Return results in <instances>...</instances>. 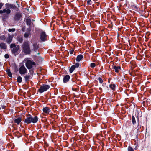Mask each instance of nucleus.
Returning <instances> with one entry per match:
<instances>
[{"label":"nucleus","instance_id":"bf43d9fd","mask_svg":"<svg viewBox=\"0 0 151 151\" xmlns=\"http://www.w3.org/2000/svg\"><path fill=\"white\" fill-rule=\"evenodd\" d=\"M37 54H38V55H39L40 54V53H38Z\"/></svg>","mask_w":151,"mask_h":151},{"label":"nucleus","instance_id":"4be33fe9","mask_svg":"<svg viewBox=\"0 0 151 151\" xmlns=\"http://www.w3.org/2000/svg\"><path fill=\"white\" fill-rule=\"evenodd\" d=\"M73 77L71 79L72 84L73 85H75V81L77 80V76L76 75H73Z\"/></svg>","mask_w":151,"mask_h":151},{"label":"nucleus","instance_id":"4c0bfd02","mask_svg":"<svg viewBox=\"0 0 151 151\" xmlns=\"http://www.w3.org/2000/svg\"><path fill=\"white\" fill-rule=\"evenodd\" d=\"M76 80H77L76 81V82L75 83V84H77L78 85L80 84L81 83V81L79 79Z\"/></svg>","mask_w":151,"mask_h":151},{"label":"nucleus","instance_id":"4468645a","mask_svg":"<svg viewBox=\"0 0 151 151\" xmlns=\"http://www.w3.org/2000/svg\"><path fill=\"white\" fill-rule=\"evenodd\" d=\"M32 45L33 49L32 50H33L35 52H37V50L39 47L37 43H35L33 44Z\"/></svg>","mask_w":151,"mask_h":151},{"label":"nucleus","instance_id":"bb28decb","mask_svg":"<svg viewBox=\"0 0 151 151\" xmlns=\"http://www.w3.org/2000/svg\"><path fill=\"white\" fill-rule=\"evenodd\" d=\"M17 41L20 43H22L23 41V39L22 37V36H19L17 38Z\"/></svg>","mask_w":151,"mask_h":151},{"label":"nucleus","instance_id":"b1692460","mask_svg":"<svg viewBox=\"0 0 151 151\" xmlns=\"http://www.w3.org/2000/svg\"><path fill=\"white\" fill-rule=\"evenodd\" d=\"M133 125H134L136 124V122L134 116L132 115L131 119Z\"/></svg>","mask_w":151,"mask_h":151},{"label":"nucleus","instance_id":"f257e3e1","mask_svg":"<svg viewBox=\"0 0 151 151\" xmlns=\"http://www.w3.org/2000/svg\"><path fill=\"white\" fill-rule=\"evenodd\" d=\"M22 51L25 54H30L31 50L30 42L28 40H25L22 45Z\"/></svg>","mask_w":151,"mask_h":151},{"label":"nucleus","instance_id":"423d86ee","mask_svg":"<svg viewBox=\"0 0 151 151\" xmlns=\"http://www.w3.org/2000/svg\"><path fill=\"white\" fill-rule=\"evenodd\" d=\"M27 70L24 65H22L19 69V73L21 74H24L27 73Z\"/></svg>","mask_w":151,"mask_h":151},{"label":"nucleus","instance_id":"c03bdc74","mask_svg":"<svg viewBox=\"0 0 151 151\" xmlns=\"http://www.w3.org/2000/svg\"><path fill=\"white\" fill-rule=\"evenodd\" d=\"M18 70H18V68L17 66H16L15 68H14V72L15 73H17Z\"/></svg>","mask_w":151,"mask_h":151},{"label":"nucleus","instance_id":"2eb2a0df","mask_svg":"<svg viewBox=\"0 0 151 151\" xmlns=\"http://www.w3.org/2000/svg\"><path fill=\"white\" fill-rule=\"evenodd\" d=\"M42 110L43 112L47 114H48L51 111V110L48 107H43Z\"/></svg>","mask_w":151,"mask_h":151},{"label":"nucleus","instance_id":"58836bf2","mask_svg":"<svg viewBox=\"0 0 151 151\" xmlns=\"http://www.w3.org/2000/svg\"><path fill=\"white\" fill-rule=\"evenodd\" d=\"M137 126H140V125L139 119L138 116H137Z\"/></svg>","mask_w":151,"mask_h":151},{"label":"nucleus","instance_id":"a878e982","mask_svg":"<svg viewBox=\"0 0 151 151\" xmlns=\"http://www.w3.org/2000/svg\"><path fill=\"white\" fill-rule=\"evenodd\" d=\"M131 6L132 9L136 11L138 10L139 9V7L137 6L134 4L132 5Z\"/></svg>","mask_w":151,"mask_h":151},{"label":"nucleus","instance_id":"ddd939ff","mask_svg":"<svg viewBox=\"0 0 151 151\" xmlns=\"http://www.w3.org/2000/svg\"><path fill=\"white\" fill-rule=\"evenodd\" d=\"M22 116H20L17 119H15L14 120V122L18 125H19L20 123L22 121Z\"/></svg>","mask_w":151,"mask_h":151},{"label":"nucleus","instance_id":"3c124183","mask_svg":"<svg viewBox=\"0 0 151 151\" xmlns=\"http://www.w3.org/2000/svg\"><path fill=\"white\" fill-rule=\"evenodd\" d=\"M18 1H16V3L17 4V5H18V7L17 8H19V7H20V5L19 4H18Z\"/></svg>","mask_w":151,"mask_h":151},{"label":"nucleus","instance_id":"f8f14e48","mask_svg":"<svg viewBox=\"0 0 151 151\" xmlns=\"http://www.w3.org/2000/svg\"><path fill=\"white\" fill-rule=\"evenodd\" d=\"M109 88L113 91H115L116 89V87H118V86L117 84L116 85L114 83H111V84L109 85Z\"/></svg>","mask_w":151,"mask_h":151},{"label":"nucleus","instance_id":"49530a36","mask_svg":"<svg viewBox=\"0 0 151 151\" xmlns=\"http://www.w3.org/2000/svg\"><path fill=\"white\" fill-rule=\"evenodd\" d=\"M73 52H74V50L73 49L71 50H70L69 51V52L70 54H73Z\"/></svg>","mask_w":151,"mask_h":151},{"label":"nucleus","instance_id":"f03ea898","mask_svg":"<svg viewBox=\"0 0 151 151\" xmlns=\"http://www.w3.org/2000/svg\"><path fill=\"white\" fill-rule=\"evenodd\" d=\"M25 65L27 68L29 70V72L32 75L34 73V69H32L34 66L36 65V63L32 60H27Z\"/></svg>","mask_w":151,"mask_h":151},{"label":"nucleus","instance_id":"4d7b16f0","mask_svg":"<svg viewBox=\"0 0 151 151\" xmlns=\"http://www.w3.org/2000/svg\"><path fill=\"white\" fill-rule=\"evenodd\" d=\"M35 21V20L33 19H32V21H32V22H33V21Z\"/></svg>","mask_w":151,"mask_h":151},{"label":"nucleus","instance_id":"c85d7f7f","mask_svg":"<svg viewBox=\"0 0 151 151\" xmlns=\"http://www.w3.org/2000/svg\"><path fill=\"white\" fill-rule=\"evenodd\" d=\"M76 68L74 65H72L69 69L70 73H72L75 69Z\"/></svg>","mask_w":151,"mask_h":151},{"label":"nucleus","instance_id":"f704fd0d","mask_svg":"<svg viewBox=\"0 0 151 151\" xmlns=\"http://www.w3.org/2000/svg\"><path fill=\"white\" fill-rule=\"evenodd\" d=\"M128 151H134V150L132 147L129 146L128 148Z\"/></svg>","mask_w":151,"mask_h":151},{"label":"nucleus","instance_id":"7c9ffc66","mask_svg":"<svg viewBox=\"0 0 151 151\" xmlns=\"http://www.w3.org/2000/svg\"><path fill=\"white\" fill-rule=\"evenodd\" d=\"M30 34V33L26 32L24 35V37L25 38H27L29 37Z\"/></svg>","mask_w":151,"mask_h":151},{"label":"nucleus","instance_id":"8fccbe9b","mask_svg":"<svg viewBox=\"0 0 151 151\" xmlns=\"http://www.w3.org/2000/svg\"><path fill=\"white\" fill-rule=\"evenodd\" d=\"M5 107L6 106L4 105L1 106V107L2 109H4L5 108Z\"/></svg>","mask_w":151,"mask_h":151},{"label":"nucleus","instance_id":"e433bc0d","mask_svg":"<svg viewBox=\"0 0 151 151\" xmlns=\"http://www.w3.org/2000/svg\"><path fill=\"white\" fill-rule=\"evenodd\" d=\"M17 46L15 45V44H11L10 45V48H13L14 47H16Z\"/></svg>","mask_w":151,"mask_h":151},{"label":"nucleus","instance_id":"cd10ccee","mask_svg":"<svg viewBox=\"0 0 151 151\" xmlns=\"http://www.w3.org/2000/svg\"><path fill=\"white\" fill-rule=\"evenodd\" d=\"M11 9L15 10L17 11H18L19 10V8H17V7L15 5L13 4H12Z\"/></svg>","mask_w":151,"mask_h":151},{"label":"nucleus","instance_id":"aec40b11","mask_svg":"<svg viewBox=\"0 0 151 151\" xmlns=\"http://www.w3.org/2000/svg\"><path fill=\"white\" fill-rule=\"evenodd\" d=\"M83 58V56L82 54H80L78 55L76 57V60L77 62L80 61Z\"/></svg>","mask_w":151,"mask_h":151},{"label":"nucleus","instance_id":"6ab92c4d","mask_svg":"<svg viewBox=\"0 0 151 151\" xmlns=\"http://www.w3.org/2000/svg\"><path fill=\"white\" fill-rule=\"evenodd\" d=\"M24 78L25 79V82L27 83L28 82L29 80L31 78L29 74L24 76Z\"/></svg>","mask_w":151,"mask_h":151},{"label":"nucleus","instance_id":"c756f323","mask_svg":"<svg viewBox=\"0 0 151 151\" xmlns=\"http://www.w3.org/2000/svg\"><path fill=\"white\" fill-rule=\"evenodd\" d=\"M17 82L19 83H20L22 81V78L20 76H19L17 78Z\"/></svg>","mask_w":151,"mask_h":151},{"label":"nucleus","instance_id":"0eeeda50","mask_svg":"<svg viewBox=\"0 0 151 151\" xmlns=\"http://www.w3.org/2000/svg\"><path fill=\"white\" fill-rule=\"evenodd\" d=\"M22 15L21 13L20 12H16L14 17V20L17 22L19 21L20 19L22 17Z\"/></svg>","mask_w":151,"mask_h":151},{"label":"nucleus","instance_id":"393cba45","mask_svg":"<svg viewBox=\"0 0 151 151\" xmlns=\"http://www.w3.org/2000/svg\"><path fill=\"white\" fill-rule=\"evenodd\" d=\"M12 6V4H10L9 3H6L5 4V7H6V8L8 9H11Z\"/></svg>","mask_w":151,"mask_h":151},{"label":"nucleus","instance_id":"a19ab883","mask_svg":"<svg viewBox=\"0 0 151 151\" xmlns=\"http://www.w3.org/2000/svg\"><path fill=\"white\" fill-rule=\"evenodd\" d=\"M141 128V125H140V126H137V132H140V131L139 130V129H140Z\"/></svg>","mask_w":151,"mask_h":151},{"label":"nucleus","instance_id":"a18cd8bd","mask_svg":"<svg viewBox=\"0 0 151 151\" xmlns=\"http://www.w3.org/2000/svg\"><path fill=\"white\" fill-rule=\"evenodd\" d=\"M31 27H29V28H27V32H26L30 33V32L31 31Z\"/></svg>","mask_w":151,"mask_h":151},{"label":"nucleus","instance_id":"6e6d98bb","mask_svg":"<svg viewBox=\"0 0 151 151\" xmlns=\"http://www.w3.org/2000/svg\"><path fill=\"white\" fill-rule=\"evenodd\" d=\"M99 89L101 91H102V89L101 87H99Z\"/></svg>","mask_w":151,"mask_h":151},{"label":"nucleus","instance_id":"37998d69","mask_svg":"<svg viewBox=\"0 0 151 151\" xmlns=\"http://www.w3.org/2000/svg\"><path fill=\"white\" fill-rule=\"evenodd\" d=\"M98 80L99 81V82L100 83H103V80L101 77H99Z\"/></svg>","mask_w":151,"mask_h":151},{"label":"nucleus","instance_id":"603ef678","mask_svg":"<svg viewBox=\"0 0 151 151\" xmlns=\"http://www.w3.org/2000/svg\"><path fill=\"white\" fill-rule=\"evenodd\" d=\"M125 77L124 76H122V78H121V79H122V82L123 81L124 79L125 78Z\"/></svg>","mask_w":151,"mask_h":151},{"label":"nucleus","instance_id":"9d476101","mask_svg":"<svg viewBox=\"0 0 151 151\" xmlns=\"http://www.w3.org/2000/svg\"><path fill=\"white\" fill-rule=\"evenodd\" d=\"M30 117L31 120L30 121V124L32 123L33 124H35L38 121V119L37 116H33L31 115Z\"/></svg>","mask_w":151,"mask_h":151},{"label":"nucleus","instance_id":"de8ad7c7","mask_svg":"<svg viewBox=\"0 0 151 151\" xmlns=\"http://www.w3.org/2000/svg\"><path fill=\"white\" fill-rule=\"evenodd\" d=\"M4 57L6 59L8 58L9 57V55L7 54H5L4 55Z\"/></svg>","mask_w":151,"mask_h":151},{"label":"nucleus","instance_id":"9b49d317","mask_svg":"<svg viewBox=\"0 0 151 151\" xmlns=\"http://www.w3.org/2000/svg\"><path fill=\"white\" fill-rule=\"evenodd\" d=\"M70 79V76L69 75H67L65 76L64 77L63 81L64 83H66L68 82Z\"/></svg>","mask_w":151,"mask_h":151},{"label":"nucleus","instance_id":"13d9d810","mask_svg":"<svg viewBox=\"0 0 151 151\" xmlns=\"http://www.w3.org/2000/svg\"><path fill=\"white\" fill-rule=\"evenodd\" d=\"M104 84H106L105 83H103L102 85V86H104Z\"/></svg>","mask_w":151,"mask_h":151},{"label":"nucleus","instance_id":"864d4df0","mask_svg":"<svg viewBox=\"0 0 151 151\" xmlns=\"http://www.w3.org/2000/svg\"><path fill=\"white\" fill-rule=\"evenodd\" d=\"M138 134H136V135L135 139H138Z\"/></svg>","mask_w":151,"mask_h":151},{"label":"nucleus","instance_id":"5701e85b","mask_svg":"<svg viewBox=\"0 0 151 151\" xmlns=\"http://www.w3.org/2000/svg\"><path fill=\"white\" fill-rule=\"evenodd\" d=\"M6 72L8 76L10 78H12V76L10 69L7 68L6 70Z\"/></svg>","mask_w":151,"mask_h":151},{"label":"nucleus","instance_id":"412c9836","mask_svg":"<svg viewBox=\"0 0 151 151\" xmlns=\"http://www.w3.org/2000/svg\"><path fill=\"white\" fill-rule=\"evenodd\" d=\"M26 22L27 25L29 27L31 26V20L29 18H28L26 19Z\"/></svg>","mask_w":151,"mask_h":151},{"label":"nucleus","instance_id":"2f4dec72","mask_svg":"<svg viewBox=\"0 0 151 151\" xmlns=\"http://www.w3.org/2000/svg\"><path fill=\"white\" fill-rule=\"evenodd\" d=\"M16 135L17 136V137L18 138H19L20 137L22 136V134L19 133V131H17L16 133Z\"/></svg>","mask_w":151,"mask_h":151},{"label":"nucleus","instance_id":"473e14b6","mask_svg":"<svg viewBox=\"0 0 151 151\" xmlns=\"http://www.w3.org/2000/svg\"><path fill=\"white\" fill-rule=\"evenodd\" d=\"M0 39L3 41H4L6 39V37L4 35H3L0 36Z\"/></svg>","mask_w":151,"mask_h":151},{"label":"nucleus","instance_id":"20e7f679","mask_svg":"<svg viewBox=\"0 0 151 151\" xmlns=\"http://www.w3.org/2000/svg\"><path fill=\"white\" fill-rule=\"evenodd\" d=\"M47 35H46L45 31H42L40 34V41L42 42H45L47 40Z\"/></svg>","mask_w":151,"mask_h":151},{"label":"nucleus","instance_id":"39448f33","mask_svg":"<svg viewBox=\"0 0 151 151\" xmlns=\"http://www.w3.org/2000/svg\"><path fill=\"white\" fill-rule=\"evenodd\" d=\"M50 88V86L47 84H43L41 86L38 90V91L40 93H42L44 91H46Z\"/></svg>","mask_w":151,"mask_h":151},{"label":"nucleus","instance_id":"1a4fd4ad","mask_svg":"<svg viewBox=\"0 0 151 151\" xmlns=\"http://www.w3.org/2000/svg\"><path fill=\"white\" fill-rule=\"evenodd\" d=\"M31 116L30 114H26V117L23 120L24 123L27 124H30Z\"/></svg>","mask_w":151,"mask_h":151},{"label":"nucleus","instance_id":"79ce46f5","mask_svg":"<svg viewBox=\"0 0 151 151\" xmlns=\"http://www.w3.org/2000/svg\"><path fill=\"white\" fill-rule=\"evenodd\" d=\"M15 31V28L9 29H8V31L10 32H14Z\"/></svg>","mask_w":151,"mask_h":151},{"label":"nucleus","instance_id":"7ed1b4c3","mask_svg":"<svg viewBox=\"0 0 151 151\" xmlns=\"http://www.w3.org/2000/svg\"><path fill=\"white\" fill-rule=\"evenodd\" d=\"M11 12V11L10 9H4L0 10V14H3L2 19L3 20L5 21L9 18V14Z\"/></svg>","mask_w":151,"mask_h":151},{"label":"nucleus","instance_id":"5fc2aeb1","mask_svg":"<svg viewBox=\"0 0 151 151\" xmlns=\"http://www.w3.org/2000/svg\"><path fill=\"white\" fill-rule=\"evenodd\" d=\"M142 127V130L141 131H142L143 130V129H144V127L142 126V127Z\"/></svg>","mask_w":151,"mask_h":151},{"label":"nucleus","instance_id":"a211bd4d","mask_svg":"<svg viewBox=\"0 0 151 151\" xmlns=\"http://www.w3.org/2000/svg\"><path fill=\"white\" fill-rule=\"evenodd\" d=\"M0 47L1 49L6 50L7 49V46L5 43L2 42L0 44Z\"/></svg>","mask_w":151,"mask_h":151},{"label":"nucleus","instance_id":"6e6552de","mask_svg":"<svg viewBox=\"0 0 151 151\" xmlns=\"http://www.w3.org/2000/svg\"><path fill=\"white\" fill-rule=\"evenodd\" d=\"M19 48V45H17L16 47L13 48L11 50L12 53L15 56L18 55L19 53L18 52V50Z\"/></svg>","mask_w":151,"mask_h":151},{"label":"nucleus","instance_id":"09e8293b","mask_svg":"<svg viewBox=\"0 0 151 151\" xmlns=\"http://www.w3.org/2000/svg\"><path fill=\"white\" fill-rule=\"evenodd\" d=\"M4 4L2 3H0V9L3 6Z\"/></svg>","mask_w":151,"mask_h":151},{"label":"nucleus","instance_id":"dca6fc26","mask_svg":"<svg viewBox=\"0 0 151 151\" xmlns=\"http://www.w3.org/2000/svg\"><path fill=\"white\" fill-rule=\"evenodd\" d=\"M113 69L115 70V72L116 73H118L119 71L121 70V67L120 66H114L113 67Z\"/></svg>","mask_w":151,"mask_h":151},{"label":"nucleus","instance_id":"c9c22d12","mask_svg":"<svg viewBox=\"0 0 151 151\" xmlns=\"http://www.w3.org/2000/svg\"><path fill=\"white\" fill-rule=\"evenodd\" d=\"M96 66V64L94 63H92L90 64V67L91 68H94Z\"/></svg>","mask_w":151,"mask_h":151},{"label":"nucleus","instance_id":"f3484780","mask_svg":"<svg viewBox=\"0 0 151 151\" xmlns=\"http://www.w3.org/2000/svg\"><path fill=\"white\" fill-rule=\"evenodd\" d=\"M13 36V35H11L10 34H9L8 37L6 39V42L10 44L11 42Z\"/></svg>","mask_w":151,"mask_h":151},{"label":"nucleus","instance_id":"ea45409f","mask_svg":"<svg viewBox=\"0 0 151 151\" xmlns=\"http://www.w3.org/2000/svg\"><path fill=\"white\" fill-rule=\"evenodd\" d=\"M92 4V2L91 0H88L87 4L88 5H91Z\"/></svg>","mask_w":151,"mask_h":151},{"label":"nucleus","instance_id":"72a5a7b5","mask_svg":"<svg viewBox=\"0 0 151 151\" xmlns=\"http://www.w3.org/2000/svg\"><path fill=\"white\" fill-rule=\"evenodd\" d=\"M73 65L75 66L76 68H78L80 66H81V65L79 63H76Z\"/></svg>","mask_w":151,"mask_h":151}]
</instances>
